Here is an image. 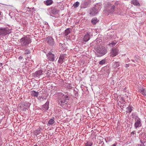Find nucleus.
<instances>
[{"label":"nucleus","mask_w":146,"mask_h":146,"mask_svg":"<svg viewBox=\"0 0 146 146\" xmlns=\"http://www.w3.org/2000/svg\"><path fill=\"white\" fill-rule=\"evenodd\" d=\"M57 94L59 104L63 108L66 109L68 107V102L67 101L70 99V97L64 95L62 92L57 93Z\"/></svg>","instance_id":"f257e3e1"},{"label":"nucleus","mask_w":146,"mask_h":146,"mask_svg":"<svg viewBox=\"0 0 146 146\" xmlns=\"http://www.w3.org/2000/svg\"><path fill=\"white\" fill-rule=\"evenodd\" d=\"M31 42V39L27 36H25L21 38L20 40L21 45L23 46L27 47L29 44Z\"/></svg>","instance_id":"f03ea898"},{"label":"nucleus","mask_w":146,"mask_h":146,"mask_svg":"<svg viewBox=\"0 0 146 146\" xmlns=\"http://www.w3.org/2000/svg\"><path fill=\"white\" fill-rule=\"evenodd\" d=\"M11 29L8 28H0V36H4L11 33Z\"/></svg>","instance_id":"7ed1b4c3"},{"label":"nucleus","mask_w":146,"mask_h":146,"mask_svg":"<svg viewBox=\"0 0 146 146\" xmlns=\"http://www.w3.org/2000/svg\"><path fill=\"white\" fill-rule=\"evenodd\" d=\"M97 52L101 55V56L105 55L107 52V50L104 47H99L96 50Z\"/></svg>","instance_id":"20e7f679"},{"label":"nucleus","mask_w":146,"mask_h":146,"mask_svg":"<svg viewBox=\"0 0 146 146\" xmlns=\"http://www.w3.org/2000/svg\"><path fill=\"white\" fill-rule=\"evenodd\" d=\"M54 49L51 50L47 55L48 59L50 61H53L55 60V57L54 54L52 53Z\"/></svg>","instance_id":"39448f33"},{"label":"nucleus","mask_w":146,"mask_h":146,"mask_svg":"<svg viewBox=\"0 0 146 146\" xmlns=\"http://www.w3.org/2000/svg\"><path fill=\"white\" fill-rule=\"evenodd\" d=\"M90 2L89 0H84L82 1L80 5L81 8H85L89 7Z\"/></svg>","instance_id":"423d86ee"},{"label":"nucleus","mask_w":146,"mask_h":146,"mask_svg":"<svg viewBox=\"0 0 146 146\" xmlns=\"http://www.w3.org/2000/svg\"><path fill=\"white\" fill-rule=\"evenodd\" d=\"M46 41L48 44L53 46L55 44V42L52 37L48 36L46 38Z\"/></svg>","instance_id":"0eeeda50"},{"label":"nucleus","mask_w":146,"mask_h":146,"mask_svg":"<svg viewBox=\"0 0 146 146\" xmlns=\"http://www.w3.org/2000/svg\"><path fill=\"white\" fill-rule=\"evenodd\" d=\"M141 120L140 118L137 117L135 119V123L134 124V127L135 128L141 127Z\"/></svg>","instance_id":"6e6552de"},{"label":"nucleus","mask_w":146,"mask_h":146,"mask_svg":"<svg viewBox=\"0 0 146 146\" xmlns=\"http://www.w3.org/2000/svg\"><path fill=\"white\" fill-rule=\"evenodd\" d=\"M118 51L119 50L117 48H112L110 53L111 56L112 57L116 56L118 54Z\"/></svg>","instance_id":"1a4fd4ad"},{"label":"nucleus","mask_w":146,"mask_h":146,"mask_svg":"<svg viewBox=\"0 0 146 146\" xmlns=\"http://www.w3.org/2000/svg\"><path fill=\"white\" fill-rule=\"evenodd\" d=\"M98 12L97 9L96 8H93L90 9L89 11V13L91 16H94L96 15Z\"/></svg>","instance_id":"9d476101"},{"label":"nucleus","mask_w":146,"mask_h":146,"mask_svg":"<svg viewBox=\"0 0 146 146\" xmlns=\"http://www.w3.org/2000/svg\"><path fill=\"white\" fill-rule=\"evenodd\" d=\"M49 102L47 101L45 104L42 106L41 110L44 111L47 110L49 108Z\"/></svg>","instance_id":"9b49d317"},{"label":"nucleus","mask_w":146,"mask_h":146,"mask_svg":"<svg viewBox=\"0 0 146 146\" xmlns=\"http://www.w3.org/2000/svg\"><path fill=\"white\" fill-rule=\"evenodd\" d=\"M115 6L113 5L111 7H107L106 8V11L108 13H112L114 11Z\"/></svg>","instance_id":"f8f14e48"},{"label":"nucleus","mask_w":146,"mask_h":146,"mask_svg":"<svg viewBox=\"0 0 146 146\" xmlns=\"http://www.w3.org/2000/svg\"><path fill=\"white\" fill-rule=\"evenodd\" d=\"M90 33H87L84 36L83 39L84 41L86 42L90 39Z\"/></svg>","instance_id":"ddd939ff"},{"label":"nucleus","mask_w":146,"mask_h":146,"mask_svg":"<svg viewBox=\"0 0 146 146\" xmlns=\"http://www.w3.org/2000/svg\"><path fill=\"white\" fill-rule=\"evenodd\" d=\"M43 71L41 70H39L33 74V76L35 77H39V76L42 74Z\"/></svg>","instance_id":"4468645a"},{"label":"nucleus","mask_w":146,"mask_h":146,"mask_svg":"<svg viewBox=\"0 0 146 146\" xmlns=\"http://www.w3.org/2000/svg\"><path fill=\"white\" fill-rule=\"evenodd\" d=\"M65 56L66 55L65 54L60 55L59 58L58 62L60 64H62L64 61Z\"/></svg>","instance_id":"2eb2a0df"},{"label":"nucleus","mask_w":146,"mask_h":146,"mask_svg":"<svg viewBox=\"0 0 146 146\" xmlns=\"http://www.w3.org/2000/svg\"><path fill=\"white\" fill-rule=\"evenodd\" d=\"M31 95L32 96L38 97L39 95V92L32 90L31 92Z\"/></svg>","instance_id":"dca6fc26"},{"label":"nucleus","mask_w":146,"mask_h":146,"mask_svg":"<svg viewBox=\"0 0 146 146\" xmlns=\"http://www.w3.org/2000/svg\"><path fill=\"white\" fill-rule=\"evenodd\" d=\"M139 91L144 96H146V90L143 89V88L140 87L139 89Z\"/></svg>","instance_id":"f3484780"},{"label":"nucleus","mask_w":146,"mask_h":146,"mask_svg":"<svg viewBox=\"0 0 146 146\" xmlns=\"http://www.w3.org/2000/svg\"><path fill=\"white\" fill-rule=\"evenodd\" d=\"M50 12L51 14H52L53 15H55L58 13V11L57 10L54 8H51L50 9Z\"/></svg>","instance_id":"a211bd4d"},{"label":"nucleus","mask_w":146,"mask_h":146,"mask_svg":"<svg viewBox=\"0 0 146 146\" xmlns=\"http://www.w3.org/2000/svg\"><path fill=\"white\" fill-rule=\"evenodd\" d=\"M131 3L139 7L140 6V4L137 0H132Z\"/></svg>","instance_id":"6ab92c4d"},{"label":"nucleus","mask_w":146,"mask_h":146,"mask_svg":"<svg viewBox=\"0 0 146 146\" xmlns=\"http://www.w3.org/2000/svg\"><path fill=\"white\" fill-rule=\"evenodd\" d=\"M42 131L41 128H38L34 131V134L35 135H38Z\"/></svg>","instance_id":"aec40b11"},{"label":"nucleus","mask_w":146,"mask_h":146,"mask_svg":"<svg viewBox=\"0 0 146 146\" xmlns=\"http://www.w3.org/2000/svg\"><path fill=\"white\" fill-rule=\"evenodd\" d=\"M53 3L52 0H47L45 2H44V4L47 6L51 5Z\"/></svg>","instance_id":"412c9836"},{"label":"nucleus","mask_w":146,"mask_h":146,"mask_svg":"<svg viewBox=\"0 0 146 146\" xmlns=\"http://www.w3.org/2000/svg\"><path fill=\"white\" fill-rule=\"evenodd\" d=\"M133 108L132 106L130 105L129 106L126 108V112L129 113H131L133 110Z\"/></svg>","instance_id":"4be33fe9"},{"label":"nucleus","mask_w":146,"mask_h":146,"mask_svg":"<svg viewBox=\"0 0 146 146\" xmlns=\"http://www.w3.org/2000/svg\"><path fill=\"white\" fill-rule=\"evenodd\" d=\"M98 22V20L96 18H94L92 19L91 21L93 25H95Z\"/></svg>","instance_id":"5701e85b"},{"label":"nucleus","mask_w":146,"mask_h":146,"mask_svg":"<svg viewBox=\"0 0 146 146\" xmlns=\"http://www.w3.org/2000/svg\"><path fill=\"white\" fill-rule=\"evenodd\" d=\"M71 29L68 28L65 31V36H67L71 32Z\"/></svg>","instance_id":"b1692460"},{"label":"nucleus","mask_w":146,"mask_h":146,"mask_svg":"<svg viewBox=\"0 0 146 146\" xmlns=\"http://www.w3.org/2000/svg\"><path fill=\"white\" fill-rule=\"evenodd\" d=\"M55 121L53 119H51L48 121V125H50L53 124L55 123Z\"/></svg>","instance_id":"393cba45"},{"label":"nucleus","mask_w":146,"mask_h":146,"mask_svg":"<svg viewBox=\"0 0 146 146\" xmlns=\"http://www.w3.org/2000/svg\"><path fill=\"white\" fill-rule=\"evenodd\" d=\"M119 65V63L118 62H115L113 63V67L114 68H117L118 67Z\"/></svg>","instance_id":"a878e982"},{"label":"nucleus","mask_w":146,"mask_h":146,"mask_svg":"<svg viewBox=\"0 0 146 146\" xmlns=\"http://www.w3.org/2000/svg\"><path fill=\"white\" fill-rule=\"evenodd\" d=\"M93 145V143L90 141H87L85 143V146H92Z\"/></svg>","instance_id":"bb28decb"},{"label":"nucleus","mask_w":146,"mask_h":146,"mask_svg":"<svg viewBox=\"0 0 146 146\" xmlns=\"http://www.w3.org/2000/svg\"><path fill=\"white\" fill-rule=\"evenodd\" d=\"M80 4V3L78 1L76 2L75 3H74L73 5V6L74 7V8H76L79 6Z\"/></svg>","instance_id":"cd10ccee"},{"label":"nucleus","mask_w":146,"mask_h":146,"mask_svg":"<svg viewBox=\"0 0 146 146\" xmlns=\"http://www.w3.org/2000/svg\"><path fill=\"white\" fill-rule=\"evenodd\" d=\"M106 61V60L105 59H103L100 62L99 64L101 65H102L105 63Z\"/></svg>","instance_id":"c85d7f7f"},{"label":"nucleus","mask_w":146,"mask_h":146,"mask_svg":"<svg viewBox=\"0 0 146 146\" xmlns=\"http://www.w3.org/2000/svg\"><path fill=\"white\" fill-rule=\"evenodd\" d=\"M145 141L146 139H145V141H144V140H142L141 139V140L140 141L141 143L142 144V145H141V146H144L145 145L143 144L144 143H145Z\"/></svg>","instance_id":"c756f323"},{"label":"nucleus","mask_w":146,"mask_h":146,"mask_svg":"<svg viewBox=\"0 0 146 146\" xmlns=\"http://www.w3.org/2000/svg\"><path fill=\"white\" fill-rule=\"evenodd\" d=\"M67 87L69 89H70L72 88V87L71 86V84H68L67 85Z\"/></svg>","instance_id":"7c9ffc66"},{"label":"nucleus","mask_w":146,"mask_h":146,"mask_svg":"<svg viewBox=\"0 0 146 146\" xmlns=\"http://www.w3.org/2000/svg\"><path fill=\"white\" fill-rule=\"evenodd\" d=\"M116 44V42H112L110 43V45H112V46L115 45Z\"/></svg>","instance_id":"2f4dec72"},{"label":"nucleus","mask_w":146,"mask_h":146,"mask_svg":"<svg viewBox=\"0 0 146 146\" xmlns=\"http://www.w3.org/2000/svg\"><path fill=\"white\" fill-rule=\"evenodd\" d=\"M26 52L25 53V54H28L30 53V51L29 50L28 51H26Z\"/></svg>","instance_id":"473e14b6"},{"label":"nucleus","mask_w":146,"mask_h":146,"mask_svg":"<svg viewBox=\"0 0 146 146\" xmlns=\"http://www.w3.org/2000/svg\"><path fill=\"white\" fill-rule=\"evenodd\" d=\"M117 145V144L116 143H115L113 144L111 146H116Z\"/></svg>","instance_id":"72a5a7b5"},{"label":"nucleus","mask_w":146,"mask_h":146,"mask_svg":"<svg viewBox=\"0 0 146 146\" xmlns=\"http://www.w3.org/2000/svg\"><path fill=\"white\" fill-rule=\"evenodd\" d=\"M59 45H60V46H64V45H65V44H62L60 43L59 44Z\"/></svg>","instance_id":"f704fd0d"},{"label":"nucleus","mask_w":146,"mask_h":146,"mask_svg":"<svg viewBox=\"0 0 146 146\" xmlns=\"http://www.w3.org/2000/svg\"><path fill=\"white\" fill-rule=\"evenodd\" d=\"M26 104H27V106L28 108L30 106V104L29 103H28Z\"/></svg>","instance_id":"c9c22d12"},{"label":"nucleus","mask_w":146,"mask_h":146,"mask_svg":"<svg viewBox=\"0 0 146 146\" xmlns=\"http://www.w3.org/2000/svg\"><path fill=\"white\" fill-rule=\"evenodd\" d=\"M23 58V57H22L21 56H20L19 57V59H22Z\"/></svg>","instance_id":"e433bc0d"},{"label":"nucleus","mask_w":146,"mask_h":146,"mask_svg":"<svg viewBox=\"0 0 146 146\" xmlns=\"http://www.w3.org/2000/svg\"><path fill=\"white\" fill-rule=\"evenodd\" d=\"M129 66V65L128 64H126L125 65V67H127Z\"/></svg>","instance_id":"4c0bfd02"},{"label":"nucleus","mask_w":146,"mask_h":146,"mask_svg":"<svg viewBox=\"0 0 146 146\" xmlns=\"http://www.w3.org/2000/svg\"><path fill=\"white\" fill-rule=\"evenodd\" d=\"M2 63H1L0 64V66H2Z\"/></svg>","instance_id":"58836bf2"},{"label":"nucleus","mask_w":146,"mask_h":146,"mask_svg":"<svg viewBox=\"0 0 146 146\" xmlns=\"http://www.w3.org/2000/svg\"><path fill=\"white\" fill-rule=\"evenodd\" d=\"M132 60V61H133V62H134V60Z\"/></svg>","instance_id":"ea45409f"},{"label":"nucleus","mask_w":146,"mask_h":146,"mask_svg":"<svg viewBox=\"0 0 146 146\" xmlns=\"http://www.w3.org/2000/svg\"><path fill=\"white\" fill-rule=\"evenodd\" d=\"M34 146H38L37 145H36Z\"/></svg>","instance_id":"a19ab883"},{"label":"nucleus","mask_w":146,"mask_h":146,"mask_svg":"<svg viewBox=\"0 0 146 146\" xmlns=\"http://www.w3.org/2000/svg\"><path fill=\"white\" fill-rule=\"evenodd\" d=\"M1 120H0V123H1Z\"/></svg>","instance_id":"79ce46f5"},{"label":"nucleus","mask_w":146,"mask_h":146,"mask_svg":"<svg viewBox=\"0 0 146 146\" xmlns=\"http://www.w3.org/2000/svg\"><path fill=\"white\" fill-rule=\"evenodd\" d=\"M132 133L134 134V133L133 132H132Z\"/></svg>","instance_id":"37998d69"},{"label":"nucleus","mask_w":146,"mask_h":146,"mask_svg":"<svg viewBox=\"0 0 146 146\" xmlns=\"http://www.w3.org/2000/svg\"><path fill=\"white\" fill-rule=\"evenodd\" d=\"M132 133L134 134V133L133 132H132Z\"/></svg>","instance_id":"c03bdc74"},{"label":"nucleus","mask_w":146,"mask_h":146,"mask_svg":"<svg viewBox=\"0 0 146 146\" xmlns=\"http://www.w3.org/2000/svg\"><path fill=\"white\" fill-rule=\"evenodd\" d=\"M24 105H25H25H25V104H24Z\"/></svg>","instance_id":"a18cd8bd"},{"label":"nucleus","mask_w":146,"mask_h":146,"mask_svg":"<svg viewBox=\"0 0 146 146\" xmlns=\"http://www.w3.org/2000/svg\"><path fill=\"white\" fill-rule=\"evenodd\" d=\"M145 137H146V136L145 135Z\"/></svg>","instance_id":"49530a36"}]
</instances>
